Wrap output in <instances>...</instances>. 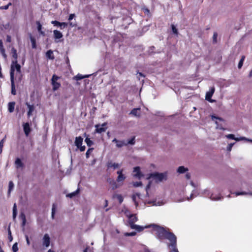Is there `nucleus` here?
Wrapping results in <instances>:
<instances>
[{
	"mask_svg": "<svg viewBox=\"0 0 252 252\" xmlns=\"http://www.w3.org/2000/svg\"><path fill=\"white\" fill-rule=\"evenodd\" d=\"M146 227H152L153 230L156 231L157 238L160 240L167 239L170 242L177 238L173 233L169 231V229H166L157 224L148 225L146 226Z\"/></svg>",
	"mask_w": 252,
	"mask_h": 252,
	"instance_id": "obj_1",
	"label": "nucleus"
},
{
	"mask_svg": "<svg viewBox=\"0 0 252 252\" xmlns=\"http://www.w3.org/2000/svg\"><path fill=\"white\" fill-rule=\"evenodd\" d=\"M15 70H16L18 73H21V65L18 63V61L16 60H12L10 70V79H11V75L13 74V79H14V72Z\"/></svg>",
	"mask_w": 252,
	"mask_h": 252,
	"instance_id": "obj_2",
	"label": "nucleus"
},
{
	"mask_svg": "<svg viewBox=\"0 0 252 252\" xmlns=\"http://www.w3.org/2000/svg\"><path fill=\"white\" fill-rule=\"evenodd\" d=\"M150 177H152L158 182H161L163 180H166L167 179V174L166 173H152L150 175Z\"/></svg>",
	"mask_w": 252,
	"mask_h": 252,
	"instance_id": "obj_3",
	"label": "nucleus"
},
{
	"mask_svg": "<svg viewBox=\"0 0 252 252\" xmlns=\"http://www.w3.org/2000/svg\"><path fill=\"white\" fill-rule=\"evenodd\" d=\"M60 78V77L56 74H54L52 76L51 79V84L52 85V89L54 91L57 90L61 87L60 83L57 81Z\"/></svg>",
	"mask_w": 252,
	"mask_h": 252,
	"instance_id": "obj_4",
	"label": "nucleus"
},
{
	"mask_svg": "<svg viewBox=\"0 0 252 252\" xmlns=\"http://www.w3.org/2000/svg\"><path fill=\"white\" fill-rule=\"evenodd\" d=\"M167 245L170 250L169 252H179L177 248V238L170 241Z\"/></svg>",
	"mask_w": 252,
	"mask_h": 252,
	"instance_id": "obj_5",
	"label": "nucleus"
},
{
	"mask_svg": "<svg viewBox=\"0 0 252 252\" xmlns=\"http://www.w3.org/2000/svg\"><path fill=\"white\" fill-rule=\"evenodd\" d=\"M128 225L131 227L132 225H135V222L137 221L138 218L135 214H131L128 216Z\"/></svg>",
	"mask_w": 252,
	"mask_h": 252,
	"instance_id": "obj_6",
	"label": "nucleus"
},
{
	"mask_svg": "<svg viewBox=\"0 0 252 252\" xmlns=\"http://www.w3.org/2000/svg\"><path fill=\"white\" fill-rule=\"evenodd\" d=\"M215 91V87L213 86L212 87H211L209 91L208 92H207L206 94L205 99L210 102H212L213 100L211 99V97H212L213 94H214Z\"/></svg>",
	"mask_w": 252,
	"mask_h": 252,
	"instance_id": "obj_7",
	"label": "nucleus"
},
{
	"mask_svg": "<svg viewBox=\"0 0 252 252\" xmlns=\"http://www.w3.org/2000/svg\"><path fill=\"white\" fill-rule=\"evenodd\" d=\"M50 238L48 234H44L42 239V245L47 248L50 246Z\"/></svg>",
	"mask_w": 252,
	"mask_h": 252,
	"instance_id": "obj_8",
	"label": "nucleus"
},
{
	"mask_svg": "<svg viewBox=\"0 0 252 252\" xmlns=\"http://www.w3.org/2000/svg\"><path fill=\"white\" fill-rule=\"evenodd\" d=\"M23 130L25 135L28 136L32 131L29 123H25L23 124Z\"/></svg>",
	"mask_w": 252,
	"mask_h": 252,
	"instance_id": "obj_9",
	"label": "nucleus"
},
{
	"mask_svg": "<svg viewBox=\"0 0 252 252\" xmlns=\"http://www.w3.org/2000/svg\"><path fill=\"white\" fill-rule=\"evenodd\" d=\"M106 126V123H104L101 126L99 125H96L95 126V132L97 133H102L105 132L106 130L107 127H104V126Z\"/></svg>",
	"mask_w": 252,
	"mask_h": 252,
	"instance_id": "obj_10",
	"label": "nucleus"
},
{
	"mask_svg": "<svg viewBox=\"0 0 252 252\" xmlns=\"http://www.w3.org/2000/svg\"><path fill=\"white\" fill-rule=\"evenodd\" d=\"M133 172L135 173L134 176L138 178H140L143 176V175L141 174L140 171V168L139 166L135 167L133 168Z\"/></svg>",
	"mask_w": 252,
	"mask_h": 252,
	"instance_id": "obj_11",
	"label": "nucleus"
},
{
	"mask_svg": "<svg viewBox=\"0 0 252 252\" xmlns=\"http://www.w3.org/2000/svg\"><path fill=\"white\" fill-rule=\"evenodd\" d=\"M11 79H10L11 81V94L13 95H16V92L15 89V86L14 83V79H13V74L11 75Z\"/></svg>",
	"mask_w": 252,
	"mask_h": 252,
	"instance_id": "obj_12",
	"label": "nucleus"
},
{
	"mask_svg": "<svg viewBox=\"0 0 252 252\" xmlns=\"http://www.w3.org/2000/svg\"><path fill=\"white\" fill-rule=\"evenodd\" d=\"M120 165L119 163H113L112 161H109L107 163V167L108 168H113L114 169L119 168Z\"/></svg>",
	"mask_w": 252,
	"mask_h": 252,
	"instance_id": "obj_13",
	"label": "nucleus"
},
{
	"mask_svg": "<svg viewBox=\"0 0 252 252\" xmlns=\"http://www.w3.org/2000/svg\"><path fill=\"white\" fill-rule=\"evenodd\" d=\"M130 228L132 229H135L138 232H140L143 231L144 228H147V227H146V226L144 227L139 225L135 224L132 225V226Z\"/></svg>",
	"mask_w": 252,
	"mask_h": 252,
	"instance_id": "obj_14",
	"label": "nucleus"
},
{
	"mask_svg": "<svg viewBox=\"0 0 252 252\" xmlns=\"http://www.w3.org/2000/svg\"><path fill=\"white\" fill-rule=\"evenodd\" d=\"M15 165L16 168L18 169L24 167L23 163L22 162L21 160L18 158H16L15 159Z\"/></svg>",
	"mask_w": 252,
	"mask_h": 252,
	"instance_id": "obj_15",
	"label": "nucleus"
},
{
	"mask_svg": "<svg viewBox=\"0 0 252 252\" xmlns=\"http://www.w3.org/2000/svg\"><path fill=\"white\" fill-rule=\"evenodd\" d=\"M54 37L56 40L59 39L63 37V35L62 32L58 30H54L53 31Z\"/></svg>",
	"mask_w": 252,
	"mask_h": 252,
	"instance_id": "obj_16",
	"label": "nucleus"
},
{
	"mask_svg": "<svg viewBox=\"0 0 252 252\" xmlns=\"http://www.w3.org/2000/svg\"><path fill=\"white\" fill-rule=\"evenodd\" d=\"M83 138L81 136L76 137L75 140V144L77 147H80L82 144Z\"/></svg>",
	"mask_w": 252,
	"mask_h": 252,
	"instance_id": "obj_17",
	"label": "nucleus"
},
{
	"mask_svg": "<svg viewBox=\"0 0 252 252\" xmlns=\"http://www.w3.org/2000/svg\"><path fill=\"white\" fill-rule=\"evenodd\" d=\"M108 181L109 184L111 186L112 189L114 190L119 187L116 182L115 181H114V180L110 179Z\"/></svg>",
	"mask_w": 252,
	"mask_h": 252,
	"instance_id": "obj_18",
	"label": "nucleus"
},
{
	"mask_svg": "<svg viewBox=\"0 0 252 252\" xmlns=\"http://www.w3.org/2000/svg\"><path fill=\"white\" fill-rule=\"evenodd\" d=\"M46 56L49 59L54 60L55 59V57L53 55V52L51 50H49L46 52Z\"/></svg>",
	"mask_w": 252,
	"mask_h": 252,
	"instance_id": "obj_19",
	"label": "nucleus"
},
{
	"mask_svg": "<svg viewBox=\"0 0 252 252\" xmlns=\"http://www.w3.org/2000/svg\"><path fill=\"white\" fill-rule=\"evenodd\" d=\"M90 76H91V75H85V76H83L81 74H77V75H76L74 77V79L78 81V80H80L81 79H82L83 78H88Z\"/></svg>",
	"mask_w": 252,
	"mask_h": 252,
	"instance_id": "obj_20",
	"label": "nucleus"
},
{
	"mask_svg": "<svg viewBox=\"0 0 252 252\" xmlns=\"http://www.w3.org/2000/svg\"><path fill=\"white\" fill-rule=\"evenodd\" d=\"M11 54L12 57L14 58V60L17 61L18 55L17 53V50L14 47L11 49Z\"/></svg>",
	"mask_w": 252,
	"mask_h": 252,
	"instance_id": "obj_21",
	"label": "nucleus"
},
{
	"mask_svg": "<svg viewBox=\"0 0 252 252\" xmlns=\"http://www.w3.org/2000/svg\"><path fill=\"white\" fill-rule=\"evenodd\" d=\"M188 170V169L187 168H185L183 166H181L178 167L177 172L180 174H182V173L186 172Z\"/></svg>",
	"mask_w": 252,
	"mask_h": 252,
	"instance_id": "obj_22",
	"label": "nucleus"
},
{
	"mask_svg": "<svg viewBox=\"0 0 252 252\" xmlns=\"http://www.w3.org/2000/svg\"><path fill=\"white\" fill-rule=\"evenodd\" d=\"M226 137L228 138V139H234V140H235L236 141H239L241 139H245V138L244 137H242L240 139L238 138H235V135L233 134H227L226 135Z\"/></svg>",
	"mask_w": 252,
	"mask_h": 252,
	"instance_id": "obj_23",
	"label": "nucleus"
},
{
	"mask_svg": "<svg viewBox=\"0 0 252 252\" xmlns=\"http://www.w3.org/2000/svg\"><path fill=\"white\" fill-rule=\"evenodd\" d=\"M80 191V189H79L78 188L76 190H75V191L73 192H71L70 193H68L66 195V196L67 197H69L70 198H72L76 195H77L79 192Z\"/></svg>",
	"mask_w": 252,
	"mask_h": 252,
	"instance_id": "obj_24",
	"label": "nucleus"
},
{
	"mask_svg": "<svg viewBox=\"0 0 252 252\" xmlns=\"http://www.w3.org/2000/svg\"><path fill=\"white\" fill-rule=\"evenodd\" d=\"M140 111H130L128 114L129 116L139 117L140 116Z\"/></svg>",
	"mask_w": 252,
	"mask_h": 252,
	"instance_id": "obj_25",
	"label": "nucleus"
},
{
	"mask_svg": "<svg viewBox=\"0 0 252 252\" xmlns=\"http://www.w3.org/2000/svg\"><path fill=\"white\" fill-rule=\"evenodd\" d=\"M7 232H8V240H9V241L10 242H11L13 240V237H12V236L11 231V230H10V225H9L8 226Z\"/></svg>",
	"mask_w": 252,
	"mask_h": 252,
	"instance_id": "obj_26",
	"label": "nucleus"
},
{
	"mask_svg": "<svg viewBox=\"0 0 252 252\" xmlns=\"http://www.w3.org/2000/svg\"><path fill=\"white\" fill-rule=\"evenodd\" d=\"M15 105V102L14 101L10 102L8 104V110H14Z\"/></svg>",
	"mask_w": 252,
	"mask_h": 252,
	"instance_id": "obj_27",
	"label": "nucleus"
},
{
	"mask_svg": "<svg viewBox=\"0 0 252 252\" xmlns=\"http://www.w3.org/2000/svg\"><path fill=\"white\" fill-rule=\"evenodd\" d=\"M20 218L22 220V226H24L26 223V218L25 214L23 213H22L20 214Z\"/></svg>",
	"mask_w": 252,
	"mask_h": 252,
	"instance_id": "obj_28",
	"label": "nucleus"
},
{
	"mask_svg": "<svg viewBox=\"0 0 252 252\" xmlns=\"http://www.w3.org/2000/svg\"><path fill=\"white\" fill-rule=\"evenodd\" d=\"M85 141L89 147H91L93 144V142L90 139L88 136H87L85 139Z\"/></svg>",
	"mask_w": 252,
	"mask_h": 252,
	"instance_id": "obj_29",
	"label": "nucleus"
},
{
	"mask_svg": "<svg viewBox=\"0 0 252 252\" xmlns=\"http://www.w3.org/2000/svg\"><path fill=\"white\" fill-rule=\"evenodd\" d=\"M126 177L125 176V175L118 176L116 179V181L117 182L120 183L121 182H123L126 179Z\"/></svg>",
	"mask_w": 252,
	"mask_h": 252,
	"instance_id": "obj_30",
	"label": "nucleus"
},
{
	"mask_svg": "<svg viewBox=\"0 0 252 252\" xmlns=\"http://www.w3.org/2000/svg\"><path fill=\"white\" fill-rule=\"evenodd\" d=\"M124 145H126V143L124 141L118 140V142L116 143V146L118 148L122 147Z\"/></svg>",
	"mask_w": 252,
	"mask_h": 252,
	"instance_id": "obj_31",
	"label": "nucleus"
},
{
	"mask_svg": "<svg viewBox=\"0 0 252 252\" xmlns=\"http://www.w3.org/2000/svg\"><path fill=\"white\" fill-rule=\"evenodd\" d=\"M13 188H14L13 183L12 182V181H10L9 182V185H8V194H10L11 191L12 190Z\"/></svg>",
	"mask_w": 252,
	"mask_h": 252,
	"instance_id": "obj_32",
	"label": "nucleus"
},
{
	"mask_svg": "<svg viewBox=\"0 0 252 252\" xmlns=\"http://www.w3.org/2000/svg\"><path fill=\"white\" fill-rule=\"evenodd\" d=\"M245 59V57L244 56H242L241 57V59H240V60L238 63V67L239 68H241L242 67V66H243V62L244 61Z\"/></svg>",
	"mask_w": 252,
	"mask_h": 252,
	"instance_id": "obj_33",
	"label": "nucleus"
},
{
	"mask_svg": "<svg viewBox=\"0 0 252 252\" xmlns=\"http://www.w3.org/2000/svg\"><path fill=\"white\" fill-rule=\"evenodd\" d=\"M56 205L55 203H54L52 205V218L53 219L54 218L55 212H56Z\"/></svg>",
	"mask_w": 252,
	"mask_h": 252,
	"instance_id": "obj_34",
	"label": "nucleus"
},
{
	"mask_svg": "<svg viewBox=\"0 0 252 252\" xmlns=\"http://www.w3.org/2000/svg\"><path fill=\"white\" fill-rule=\"evenodd\" d=\"M126 144V145L128 144L134 145L135 144V136H133L130 139L128 140Z\"/></svg>",
	"mask_w": 252,
	"mask_h": 252,
	"instance_id": "obj_35",
	"label": "nucleus"
},
{
	"mask_svg": "<svg viewBox=\"0 0 252 252\" xmlns=\"http://www.w3.org/2000/svg\"><path fill=\"white\" fill-rule=\"evenodd\" d=\"M17 215V208L16 204L15 203L13 208V217L15 219Z\"/></svg>",
	"mask_w": 252,
	"mask_h": 252,
	"instance_id": "obj_36",
	"label": "nucleus"
},
{
	"mask_svg": "<svg viewBox=\"0 0 252 252\" xmlns=\"http://www.w3.org/2000/svg\"><path fill=\"white\" fill-rule=\"evenodd\" d=\"M171 29H172V32H173V33L175 35H178V30L176 28V27L173 24L171 25Z\"/></svg>",
	"mask_w": 252,
	"mask_h": 252,
	"instance_id": "obj_37",
	"label": "nucleus"
},
{
	"mask_svg": "<svg viewBox=\"0 0 252 252\" xmlns=\"http://www.w3.org/2000/svg\"><path fill=\"white\" fill-rule=\"evenodd\" d=\"M31 42H32V48H33V49H35L36 48V41H35V39L31 37Z\"/></svg>",
	"mask_w": 252,
	"mask_h": 252,
	"instance_id": "obj_38",
	"label": "nucleus"
},
{
	"mask_svg": "<svg viewBox=\"0 0 252 252\" xmlns=\"http://www.w3.org/2000/svg\"><path fill=\"white\" fill-rule=\"evenodd\" d=\"M12 250L13 252H17L18 251V243H14L12 247Z\"/></svg>",
	"mask_w": 252,
	"mask_h": 252,
	"instance_id": "obj_39",
	"label": "nucleus"
},
{
	"mask_svg": "<svg viewBox=\"0 0 252 252\" xmlns=\"http://www.w3.org/2000/svg\"><path fill=\"white\" fill-rule=\"evenodd\" d=\"M51 23L54 25V26H57V27H59L60 28L61 27V23L58 21H52L51 22Z\"/></svg>",
	"mask_w": 252,
	"mask_h": 252,
	"instance_id": "obj_40",
	"label": "nucleus"
},
{
	"mask_svg": "<svg viewBox=\"0 0 252 252\" xmlns=\"http://www.w3.org/2000/svg\"><path fill=\"white\" fill-rule=\"evenodd\" d=\"M94 150V148H89L87 151L86 152V158H88L89 157H90V154L91 153V152H92Z\"/></svg>",
	"mask_w": 252,
	"mask_h": 252,
	"instance_id": "obj_41",
	"label": "nucleus"
},
{
	"mask_svg": "<svg viewBox=\"0 0 252 252\" xmlns=\"http://www.w3.org/2000/svg\"><path fill=\"white\" fill-rule=\"evenodd\" d=\"M210 198L212 200H217L220 199V194H219V195H217V196H214V194H212L211 195Z\"/></svg>",
	"mask_w": 252,
	"mask_h": 252,
	"instance_id": "obj_42",
	"label": "nucleus"
},
{
	"mask_svg": "<svg viewBox=\"0 0 252 252\" xmlns=\"http://www.w3.org/2000/svg\"><path fill=\"white\" fill-rule=\"evenodd\" d=\"M36 24L37 25V30L38 32L41 31L42 25L39 21H36Z\"/></svg>",
	"mask_w": 252,
	"mask_h": 252,
	"instance_id": "obj_43",
	"label": "nucleus"
},
{
	"mask_svg": "<svg viewBox=\"0 0 252 252\" xmlns=\"http://www.w3.org/2000/svg\"><path fill=\"white\" fill-rule=\"evenodd\" d=\"M217 36H218V33L216 32H214V34H213V43H217Z\"/></svg>",
	"mask_w": 252,
	"mask_h": 252,
	"instance_id": "obj_44",
	"label": "nucleus"
},
{
	"mask_svg": "<svg viewBox=\"0 0 252 252\" xmlns=\"http://www.w3.org/2000/svg\"><path fill=\"white\" fill-rule=\"evenodd\" d=\"M136 234V233L134 231L131 232H127L125 233V235L126 236H134Z\"/></svg>",
	"mask_w": 252,
	"mask_h": 252,
	"instance_id": "obj_45",
	"label": "nucleus"
},
{
	"mask_svg": "<svg viewBox=\"0 0 252 252\" xmlns=\"http://www.w3.org/2000/svg\"><path fill=\"white\" fill-rule=\"evenodd\" d=\"M11 5V2H9L8 3V4L6 5H4V6H0V9H4V10H6L8 8L9 6L10 5Z\"/></svg>",
	"mask_w": 252,
	"mask_h": 252,
	"instance_id": "obj_46",
	"label": "nucleus"
},
{
	"mask_svg": "<svg viewBox=\"0 0 252 252\" xmlns=\"http://www.w3.org/2000/svg\"><path fill=\"white\" fill-rule=\"evenodd\" d=\"M3 143H4V139H2L0 141V154L2 153V148L3 147Z\"/></svg>",
	"mask_w": 252,
	"mask_h": 252,
	"instance_id": "obj_47",
	"label": "nucleus"
},
{
	"mask_svg": "<svg viewBox=\"0 0 252 252\" xmlns=\"http://www.w3.org/2000/svg\"><path fill=\"white\" fill-rule=\"evenodd\" d=\"M68 25V23L66 22H62L61 23L60 29L61 30L63 29L64 28H66Z\"/></svg>",
	"mask_w": 252,
	"mask_h": 252,
	"instance_id": "obj_48",
	"label": "nucleus"
},
{
	"mask_svg": "<svg viewBox=\"0 0 252 252\" xmlns=\"http://www.w3.org/2000/svg\"><path fill=\"white\" fill-rule=\"evenodd\" d=\"M117 198L118 200H119V203H122V202L123 201V197L122 196V195H121V194L117 195Z\"/></svg>",
	"mask_w": 252,
	"mask_h": 252,
	"instance_id": "obj_49",
	"label": "nucleus"
},
{
	"mask_svg": "<svg viewBox=\"0 0 252 252\" xmlns=\"http://www.w3.org/2000/svg\"><path fill=\"white\" fill-rule=\"evenodd\" d=\"M142 185L141 182H136L133 183V186L135 187H138Z\"/></svg>",
	"mask_w": 252,
	"mask_h": 252,
	"instance_id": "obj_50",
	"label": "nucleus"
},
{
	"mask_svg": "<svg viewBox=\"0 0 252 252\" xmlns=\"http://www.w3.org/2000/svg\"><path fill=\"white\" fill-rule=\"evenodd\" d=\"M155 48V47L153 46H151L149 48L148 53L150 55L154 53V50Z\"/></svg>",
	"mask_w": 252,
	"mask_h": 252,
	"instance_id": "obj_51",
	"label": "nucleus"
},
{
	"mask_svg": "<svg viewBox=\"0 0 252 252\" xmlns=\"http://www.w3.org/2000/svg\"><path fill=\"white\" fill-rule=\"evenodd\" d=\"M212 119L213 121H214L216 119V120H219L220 121H223V120L222 119H221V118H220L218 117H216L214 116H212Z\"/></svg>",
	"mask_w": 252,
	"mask_h": 252,
	"instance_id": "obj_52",
	"label": "nucleus"
},
{
	"mask_svg": "<svg viewBox=\"0 0 252 252\" xmlns=\"http://www.w3.org/2000/svg\"><path fill=\"white\" fill-rule=\"evenodd\" d=\"M234 143L229 144L227 147V151H230L231 150V149H232L233 146L234 145Z\"/></svg>",
	"mask_w": 252,
	"mask_h": 252,
	"instance_id": "obj_53",
	"label": "nucleus"
},
{
	"mask_svg": "<svg viewBox=\"0 0 252 252\" xmlns=\"http://www.w3.org/2000/svg\"><path fill=\"white\" fill-rule=\"evenodd\" d=\"M27 104L28 105V108H29V110H30V111L33 110L34 106H33V105H30V104H29L28 103H27Z\"/></svg>",
	"mask_w": 252,
	"mask_h": 252,
	"instance_id": "obj_54",
	"label": "nucleus"
},
{
	"mask_svg": "<svg viewBox=\"0 0 252 252\" xmlns=\"http://www.w3.org/2000/svg\"><path fill=\"white\" fill-rule=\"evenodd\" d=\"M0 53H1L2 56L4 58H6V55L5 53V49H3V50H1L0 51Z\"/></svg>",
	"mask_w": 252,
	"mask_h": 252,
	"instance_id": "obj_55",
	"label": "nucleus"
},
{
	"mask_svg": "<svg viewBox=\"0 0 252 252\" xmlns=\"http://www.w3.org/2000/svg\"><path fill=\"white\" fill-rule=\"evenodd\" d=\"M79 148V150L81 152H83L85 150L86 147L85 146H82V145L80 146V147H78Z\"/></svg>",
	"mask_w": 252,
	"mask_h": 252,
	"instance_id": "obj_56",
	"label": "nucleus"
},
{
	"mask_svg": "<svg viewBox=\"0 0 252 252\" xmlns=\"http://www.w3.org/2000/svg\"><path fill=\"white\" fill-rule=\"evenodd\" d=\"M75 17V14H71L69 15V18L68 19V20L69 21H71L72 19H73V18Z\"/></svg>",
	"mask_w": 252,
	"mask_h": 252,
	"instance_id": "obj_57",
	"label": "nucleus"
},
{
	"mask_svg": "<svg viewBox=\"0 0 252 252\" xmlns=\"http://www.w3.org/2000/svg\"><path fill=\"white\" fill-rule=\"evenodd\" d=\"M247 193L242 191V192H237L236 193V195H244L246 194Z\"/></svg>",
	"mask_w": 252,
	"mask_h": 252,
	"instance_id": "obj_58",
	"label": "nucleus"
},
{
	"mask_svg": "<svg viewBox=\"0 0 252 252\" xmlns=\"http://www.w3.org/2000/svg\"><path fill=\"white\" fill-rule=\"evenodd\" d=\"M4 49V48H3L2 41V40H0V51L1 50H3Z\"/></svg>",
	"mask_w": 252,
	"mask_h": 252,
	"instance_id": "obj_59",
	"label": "nucleus"
},
{
	"mask_svg": "<svg viewBox=\"0 0 252 252\" xmlns=\"http://www.w3.org/2000/svg\"><path fill=\"white\" fill-rule=\"evenodd\" d=\"M123 169H121V170H119V171H118L117 172V174H118V176H120V175H124V174H123Z\"/></svg>",
	"mask_w": 252,
	"mask_h": 252,
	"instance_id": "obj_60",
	"label": "nucleus"
},
{
	"mask_svg": "<svg viewBox=\"0 0 252 252\" xmlns=\"http://www.w3.org/2000/svg\"><path fill=\"white\" fill-rule=\"evenodd\" d=\"M216 123L217 124V128H219V129H222V130H224V129H225V128H223V127L221 126V125H219L218 124V122H216Z\"/></svg>",
	"mask_w": 252,
	"mask_h": 252,
	"instance_id": "obj_61",
	"label": "nucleus"
},
{
	"mask_svg": "<svg viewBox=\"0 0 252 252\" xmlns=\"http://www.w3.org/2000/svg\"><path fill=\"white\" fill-rule=\"evenodd\" d=\"M26 242H27V244L28 245H30V240L29 239V237L27 235L26 236Z\"/></svg>",
	"mask_w": 252,
	"mask_h": 252,
	"instance_id": "obj_62",
	"label": "nucleus"
},
{
	"mask_svg": "<svg viewBox=\"0 0 252 252\" xmlns=\"http://www.w3.org/2000/svg\"><path fill=\"white\" fill-rule=\"evenodd\" d=\"M6 41L8 42H11V37L9 35H7Z\"/></svg>",
	"mask_w": 252,
	"mask_h": 252,
	"instance_id": "obj_63",
	"label": "nucleus"
},
{
	"mask_svg": "<svg viewBox=\"0 0 252 252\" xmlns=\"http://www.w3.org/2000/svg\"><path fill=\"white\" fill-rule=\"evenodd\" d=\"M32 112L33 111H28L27 115L28 117H30V116L32 115Z\"/></svg>",
	"mask_w": 252,
	"mask_h": 252,
	"instance_id": "obj_64",
	"label": "nucleus"
}]
</instances>
